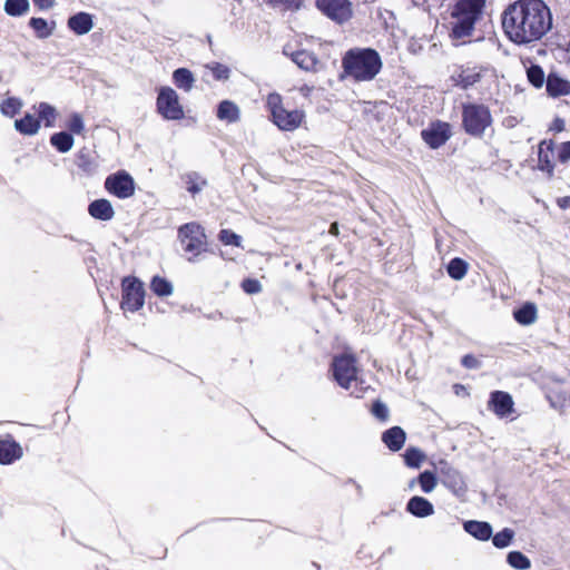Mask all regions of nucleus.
Masks as SVG:
<instances>
[{"mask_svg": "<svg viewBox=\"0 0 570 570\" xmlns=\"http://www.w3.org/2000/svg\"><path fill=\"white\" fill-rule=\"evenodd\" d=\"M507 38L518 46L541 40L552 28V13L543 0H517L502 12Z\"/></svg>", "mask_w": 570, "mask_h": 570, "instance_id": "nucleus-1", "label": "nucleus"}, {"mask_svg": "<svg viewBox=\"0 0 570 570\" xmlns=\"http://www.w3.org/2000/svg\"><path fill=\"white\" fill-rule=\"evenodd\" d=\"M340 80L367 82L376 78L383 68L380 53L373 48H351L342 57Z\"/></svg>", "mask_w": 570, "mask_h": 570, "instance_id": "nucleus-2", "label": "nucleus"}, {"mask_svg": "<svg viewBox=\"0 0 570 570\" xmlns=\"http://www.w3.org/2000/svg\"><path fill=\"white\" fill-rule=\"evenodd\" d=\"M488 0H456L451 8V37L462 39L472 36L482 19Z\"/></svg>", "mask_w": 570, "mask_h": 570, "instance_id": "nucleus-3", "label": "nucleus"}, {"mask_svg": "<svg viewBox=\"0 0 570 570\" xmlns=\"http://www.w3.org/2000/svg\"><path fill=\"white\" fill-rule=\"evenodd\" d=\"M177 237L189 262H197L202 255L210 252L205 229L196 222L179 226Z\"/></svg>", "mask_w": 570, "mask_h": 570, "instance_id": "nucleus-4", "label": "nucleus"}, {"mask_svg": "<svg viewBox=\"0 0 570 570\" xmlns=\"http://www.w3.org/2000/svg\"><path fill=\"white\" fill-rule=\"evenodd\" d=\"M266 109L269 114V120L282 131L296 130L305 119L304 110H287L284 107L283 97L278 92L267 95Z\"/></svg>", "mask_w": 570, "mask_h": 570, "instance_id": "nucleus-5", "label": "nucleus"}, {"mask_svg": "<svg viewBox=\"0 0 570 570\" xmlns=\"http://www.w3.org/2000/svg\"><path fill=\"white\" fill-rule=\"evenodd\" d=\"M492 121V115L488 106L474 102L463 104L462 128L469 136L482 137Z\"/></svg>", "mask_w": 570, "mask_h": 570, "instance_id": "nucleus-6", "label": "nucleus"}, {"mask_svg": "<svg viewBox=\"0 0 570 570\" xmlns=\"http://www.w3.org/2000/svg\"><path fill=\"white\" fill-rule=\"evenodd\" d=\"M332 371L336 383L342 389L348 390L352 383L357 381L358 366L356 356L352 353H343L334 356Z\"/></svg>", "mask_w": 570, "mask_h": 570, "instance_id": "nucleus-7", "label": "nucleus"}, {"mask_svg": "<svg viewBox=\"0 0 570 570\" xmlns=\"http://www.w3.org/2000/svg\"><path fill=\"white\" fill-rule=\"evenodd\" d=\"M121 302L124 311L135 313L145 304L144 284L135 276H126L121 282Z\"/></svg>", "mask_w": 570, "mask_h": 570, "instance_id": "nucleus-8", "label": "nucleus"}, {"mask_svg": "<svg viewBox=\"0 0 570 570\" xmlns=\"http://www.w3.org/2000/svg\"><path fill=\"white\" fill-rule=\"evenodd\" d=\"M156 109L166 120H181L185 117L184 107L171 87H160L156 99Z\"/></svg>", "mask_w": 570, "mask_h": 570, "instance_id": "nucleus-9", "label": "nucleus"}, {"mask_svg": "<svg viewBox=\"0 0 570 570\" xmlns=\"http://www.w3.org/2000/svg\"><path fill=\"white\" fill-rule=\"evenodd\" d=\"M452 126L440 119L432 120L429 126L421 130V139L431 149H439L452 137Z\"/></svg>", "mask_w": 570, "mask_h": 570, "instance_id": "nucleus-10", "label": "nucleus"}, {"mask_svg": "<svg viewBox=\"0 0 570 570\" xmlns=\"http://www.w3.org/2000/svg\"><path fill=\"white\" fill-rule=\"evenodd\" d=\"M105 189L120 199H126L135 194V181L127 171L119 170L106 178Z\"/></svg>", "mask_w": 570, "mask_h": 570, "instance_id": "nucleus-11", "label": "nucleus"}, {"mask_svg": "<svg viewBox=\"0 0 570 570\" xmlns=\"http://www.w3.org/2000/svg\"><path fill=\"white\" fill-rule=\"evenodd\" d=\"M439 475L441 483L455 495H463L468 485L463 475L445 461L440 462Z\"/></svg>", "mask_w": 570, "mask_h": 570, "instance_id": "nucleus-12", "label": "nucleus"}, {"mask_svg": "<svg viewBox=\"0 0 570 570\" xmlns=\"http://www.w3.org/2000/svg\"><path fill=\"white\" fill-rule=\"evenodd\" d=\"M316 7L330 19L345 22L352 17L350 0H316Z\"/></svg>", "mask_w": 570, "mask_h": 570, "instance_id": "nucleus-13", "label": "nucleus"}, {"mask_svg": "<svg viewBox=\"0 0 570 570\" xmlns=\"http://www.w3.org/2000/svg\"><path fill=\"white\" fill-rule=\"evenodd\" d=\"M556 142L553 139H543L538 145L537 169L548 179L553 178L556 168Z\"/></svg>", "mask_w": 570, "mask_h": 570, "instance_id": "nucleus-14", "label": "nucleus"}, {"mask_svg": "<svg viewBox=\"0 0 570 570\" xmlns=\"http://www.w3.org/2000/svg\"><path fill=\"white\" fill-rule=\"evenodd\" d=\"M488 409L498 417H508L514 412L512 396L504 391H492L488 400Z\"/></svg>", "mask_w": 570, "mask_h": 570, "instance_id": "nucleus-15", "label": "nucleus"}, {"mask_svg": "<svg viewBox=\"0 0 570 570\" xmlns=\"http://www.w3.org/2000/svg\"><path fill=\"white\" fill-rule=\"evenodd\" d=\"M483 69L481 67L460 66L451 76L453 86L466 90L480 82Z\"/></svg>", "mask_w": 570, "mask_h": 570, "instance_id": "nucleus-16", "label": "nucleus"}, {"mask_svg": "<svg viewBox=\"0 0 570 570\" xmlns=\"http://www.w3.org/2000/svg\"><path fill=\"white\" fill-rule=\"evenodd\" d=\"M23 450L11 434L0 438V464L8 465L21 459Z\"/></svg>", "mask_w": 570, "mask_h": 570, "instance_id": "nucleus-17", "label": "nucleus"}, {"mask_svg": "<svg viewBox=\"0 0 570 570\" xmlns=\"http://www.w3.org/2000/svg\"><path fill=\"white\" fill-rule=\"evenodd\" d=\"M546 90L551 98L568 96L570 95V81L557 72H549L546 81Z\"/></svg>", "mask_w": 570, "mask_h": 570, "instance_id": "nucleus-18", "label": "nucleus"}, {"mask_svg": "<svg viewBox=\"0 0 570 570\" xmlns=\"http://www.w3.org/2000/svg\"><path fill=\"white\" fill-rule=\"evenodd\" d=\"M284 53L288 56L301 69L313 72L317 71L320 60L313 52L305 49L288 52L287 48H284Z\"/></svg>", "mask_w": 570, "mask_h": 570, "instance_id": "nucleus-19", "label": "nucleus"}, {"mask_svg": "<svg viewBox=\"0 0 570 570\" xmlns=\"http://www.w3.org/2000/svg\"><path fill=\"white\" fill-rule=\"evenodd\" d=\"M67 26L73 33L78 36L86 35L94 27L92 16L83 11L78 12L68 18Z\"/></svg>", "mask_w": 570, "mask_h": 570, "instance_id": "nucleus-20", "label": "nucleus"}, {"mask_svg": "<svg viewBox=\"0 0 570 570\" xmlns=\"http://www.w3.org/2000/svg\"><path fill=\"white\" fill-rule=\"evenodd\" d=\"M89 215L98 220H110L115 216L111 203L106 198H99L91 202L88 206Z\"/></svg>", "mask_w": 570, "mask_h": 570, "instance_id": "nucleus-21", "label": "nucleus"}, {"mask_svg": "<svg viewBox=\"0 0 570 570\" xmlns=\"http://www.w3.org/2000/svg\"><path fill=\"white\" fill-rule=\"evenodd\" d=\"M406 434L401 426H392L382 433V442L392 452L400 451L405 443Z\"/></svg>", "mask_w": 570, "mask_h": 570, "instance_id": "nucleus-22", "label": "nucleus"}, {"mask_svg": "<svg viewBox=\"0 0 570 570\" xmlns=\"http://www.w3.org/2000/svg\"><path fill=\"white\" fill-rule=\"evenodd\" d=\"M406 511L416 518H426L434 513V507L428 499L415 495L407 501Z\"/></svg>", "mask_w": 570, "mask_h": 570, "instance_id": "nucleus-23", "label": "nucleus"}, {"mask_svg": "<svg viewBox=\"0 0 570 570\" xmlns=\"http://www.w3.org/2000/svg\"><path fill=\"white\" fill-rule=\"evenodd\" d=\"M463 529L480 541H488L492 537V527L485 521L469 520L463 523Z\"/></svg>", "mask_w": 570, "mask_h": 570, "instance_id": "nucleus-24", "label": "nucleus"}, {"mask_svg": "<svg viewBox=\"0 0 570 570\" xmlns=\"http://www.w3.org/2000/svg\"><path fill=\"white\" fill-rule=\"evenodd\" d=\"M216 117L219 120L233 124L239 120L240 111L238 106L234 101L226 99L218 104Z\"/></svg>", "mask_w": 570, "mask_h": 570, "instance_id": "nucleus-25", "label": "nucleus"}, {"mask_svg": "<svg viewBox=\"0 0 570 570\" xmlns=\"http://www.w3.org/2000/svg\"><path fill=\"white\" fill-rule=\"evenodd\" d=\"M41 127L40 120L31 114H26L22 118L14 121V128L23 136L36 135Z\"/></svg>", "mask_w": 570, "mask_h": 570, "instance_id": "nucleus-26", "label": "nucleus"}, {"mask_svg": "<svg viewBox=\"0 0 570 570\" xmlns=\"http://www.w3.org/2000/svg\"><path fill=\"white\" fill-rule=\"evenodd\" d=\"M29 27L33 30L37 38L47 39L53 33L56 22L53 20L47 21L40 17H32L29 20Z\"/></svg>", "mask_w": 570, "mask_h": 570, "instance_id": "nucleus-27", "label": "nucleus"}, {"mask_svg": "<svg viewBox=\"0 0 570 570\" xmlns=\"http://www.w3.org/2000/svg\"><path fill=\"white\" fill-rule=\"evenodd\" d=\"M185 187L191 196L200 193L207 186V179L197 171H189L181 176Z\"/></svg>", "mask_w": 570, "mask_h": 570, "instance_id": "nucleus-28", "label": "nucleus"}, {"mask_svg": "<svg viewBox=\"0 0 570 570\" xmlns=\"http://www.w3.org/2000/svg\"><path fill=\"white\" fill-rule=\"evenodd\" d=\"M513 317L521 325H530L537 321V306L528 302L513 312Z\"/></svg>", "mask_w": 570, "mask_h": 570, "instance_id": "nucleus-29", "label": "nucleus"}, {"mask_svg": "<svg viewBox=\"0 0 570 570\" xmlns=\"http://www.w3.org/2000/svg\"><path fill=\"white\" fill-rule=\"evenodd\" d=\"M50 144L59 151L67 153L73 146V137L67 131L55 132L50 137Z\"/></svg>", "mask_w": 570, "mask_h": 570, "instance_id": "nucleus-30", "label": "nucleus"}, {"mask_svg": "<svg viewBox=\"0 0 570 570\" xmlns=\"http://www.w3.org/2000/svg\"><path fill=\"white\" fill-rule=\"evenodd\" d=\"M468 271L469 264L460 257L452 258L446 266L449 276L454 281L462 279L466 275Z\"/></svg>", "mask_w": 570, "mask_h": 570, "instance_id": "nucleus-31", "label": "nucleus"}, {"mask_svg": "<svg viewBox=\"0 0 570 570\" xmlns=\"http://www.w3.org/2000/svg\"><path fill=\"white\" fill-rule=\"evenodd\" d=\"M174 83L185 91H189L194 85V76L190 70L186 68H178L173 73Z\"/></svg>", "mask_w": 570, "mask_h": 570, "instance_id": "nucleus-32", "label": "nucleus"}, {"mask_svg": "<svg viewBox=\"0 0 570 570\" xmlns=\"http://www.w3.org/2000/svg\"><path fill=\"white\" fill-rule=\"evenodd\" d=\"M38 119L43 120L46 127H53L58 117L57 109L48 102H40L37 107Z\"/></svg>", "mask_w": 570, "mask_h": 570, "instance_id": "nucleus-33", "label": "nucleus"}, {"mask_svg": "<svg viewBox=\"0 0 570 570\" xmlns=\"http://www.w3.org/2000/svg\"><path fill=\"white\" fill-rule=\"evenodd\" d=\"M150 289L155 295L166 297L173 294L174 287L168 279L156 275L150 281Z\"/></svg>", "mask_w": 570, "mask_h": 570, "instance_id": "nucleus-34", "label": "nucleus"}, {"mask_svg": "<svg viewBox=\"0 0 570 570\" xmlns=\"http://www.w3.org/2000/svg\"><path fill=\"white\" fill-rule=\"evenodd\" d=\"M4 12L10 17H21L30 9L29 0H6Z\"/></svg>", "mask_w": 570, "mask_h": 570, "instance_id": "nucleus-35", "label": "nucleus"}, {"mask_svg": "<svg viewBox=\"0 0 570 570\" xmlns=\"http://www.w3.org/2000/svg\"><path fill=\"white\" fill-rule=\"evenodd\" d=\"M527 78L528 81L537 89L542 88L544 82L547 81L544 71L542 67L539 65H531L527 69Z\"/></svg>", "mask_w": 570, "mask_h": 570, "instance_id": "nucleus-36", "label": "nucleus"}, {"mask_svg": "<svg viewBox=\"0 0 570 570\" xmlns=\"http://www.w3.org/2000/svg\"><path fill=\"white\" fill-rule=\"evenodd\" d=\"M508 563L518 570H527L531 567L530 559L520 551H511L507 557Z\"/></svg>", "mask_w": 570, "mask_h": 570, "instance_id": "nucleus-37", "label": "nucleus"}, {"mask_svg": "<svg viewBox=\"0 0 570 570\" xmlns=\"http://www.w3.org/2000/svg\"><path fill=\"white\" fill-rule=\"evenodd\" d=\"M21 108L22 101L17 97H9L2 100L0 105L1 112L7 117H14L17 114L20 112Z\"/></svg>", "mask_w": 570, "mask_h": 570, "instance_id": "nucleus-38", "label": "nucleus"}, {"mask_svg": "<svg viewBox=\"0 0 570 570\" xmlns=\"http://www.w3.org/2000/svg\"><path fill=\"white\" fill-rule=\"evenodd\" d=\"M404 462L409 468H420L425 459L424 453L417 448H409L405 450Z\"/></svg>", "mask_w": 570, "mask_h": 570, "instance_id": "nucleus-39", "label": "nucleus"}, {"mask_svg": "<svg viewBox=\"0 0 570 570\" xmlns=\"http://www.w3.org/2000/svg\"><path fill=\"white\" fill-rule=\"evenodd\" d=\"M514 537L513 530L509 528H504L500 532L495 533L492 537V543L495 548L503 549L508 546H510L512 539Z\"/></svg>", "mask_w": 570, "mask_h": 570, "instance_id": "nucleus-40", "label": "nucleus"}, {"mask_svg": "<svg viewBox=\"0 0 570 570\" xmlns=\"http://www.w3.org/2000/svg\"><path fill=\"white\" fill-rule=\"evenodd\" d=\"M417 482L423 492L430 493L436 487L438 480L433 472L424 471L417 476Z\"/></svg>", "mask_w": 570, "mask_h": 570, "instance_id": "nucleus-41", "label": "nucleus"}, {"mask_svg": "<svg viewBox=\"0 0 570 570\" xmlns=\"http://www.w3.org/2000/svg\"><path fill=\"white\" fill-rule=\"evenodd\" d=\"M218 239L226 246H242V237L234 233L232 229H220L218 233Z\"/></svg>", "mask_w": 570, "mask_h": 570, "instance_id": "nucleus-42", "label": "nucleus"}, {"mask_svg": "<svg viewBox=\"0 0 570 570\" xmlns=\"http://www.w3.org/2000/svg\"><path fill=\"white\" fill-rule=\"evenodd\" d=\"M207 68L212 71L215 80H227L229 78V68L220 62H212L210 65H207Z\"/></svg>", "mask_w": 570, "mask_h": 570, "instance_id": "nucleus-43", "label": "nucleus"}, {"mask_svg": "<svg viewBox=\"0 0 570 570\" xmlns=\"http://www.w3.org/2000/svg\"><path fill=\"white\" fill-rule=\"evenodd\" d=\"M67 128L69 129V134L81 135L85 130L83 119L80 114L73 112L70 115Z\"/></svg>", "mask_w": 570, "mask_h": 570, "instance_id": "nucleus-44", "label": "nucleus"}, {"mask_svg": "<svg viewBox=\"0 0 570 570\" xmlns=\"http://www.w3.org/2000/svg\"><path fill=\"white\" fill-rule=\"evenodd\" d=\"M77 166L79 169L87 174L94 173L97 168L96 161L89 155L86 154L78 155Z\"/></svg>", "mask_w": 570, "mask_h": 570, "instance_id": "nucleus-45", "label": "nucleus"}, {"mask_svg": "<svg viewBox=\"0 0 570 570\" xmlns=\"http://www.w3.org/2000/svg\"><path fill=\"white\" fill-rule=\"evenodd\" d=\"M372 414L381 421H386L389 419V410L386 405L380 400L373 402L371 407Z\"/></svg>", "mask_w": 570, "mask_h": 570, "instance_id": "nucleus-46", "label": "nucleus"}, {"mask_svg": "<svg viewBox=\"0 0 570 570\" xmlns=\"http://www.w3.org/2000/svg\"><path fill=\"white\" fill-rule=\"evenodd\" d=\"M242 288L247 294H256L262 291L261 283L255 278H245L242 282Z\"/></svg>", "mask_w": 570, "mask_h": 570, "instance_id": "nucleus-47", "label": "nucleus"}, {"mask_svg": "<svg viewBox=\"0 0 570 570\" xmlns=\"http://www.w3.org/2000/svg\"><path fill=\"white\" fill-rule=\"evenodd\" d=\"M557 158L562 164L570 160V140L560 144L558 147Z\"/></svg>", "mask_w": 570, "mask_h": 570, "instance_id": "nucleus-48", "label": "nucleus"}, {"mask_svg": "<svg viewBox=\"0 0 570 570\" xmlns=\"http://www.w3.org/2000/svg\"><path fill=\"white\" fill-rule=\"evenodd\" d=\"M272 7L283 6L285 9H298L299 0H267Z\"/></svg>", "mask_w": 570, "mask_h": 570, "instance_id": "nucleus-49", "label": "nucleus"}, {"mask_svg": "<svg viewBox=\"0 0 570 570\" xmlns=\"http://www.w3.org/2000/svg\"><path fill=\"white\" fill-rule=\"evenodd\" d=\"M461 364L465 368H479L481 366V362L473 355L466 354L461 358Z\"/></svg>", "mask_w": 570, "mask_h": 570, "instance_id": "nucleus-50", "label": "nucleus"}, {"mask_svg": "<svg viewBox=\"0 0 570 570\" xmlns=\"http://www.w3.org/2000/svg\"><path fill=\"white\" fill-rule=\"evenodd\" d=\"M35 8L39 11H47L56 6V0H32Z\"/></svg>", "mask_w": 570, "mask_h": 570, "instance_id": "nucleus-51", "label": "nucleus"}, {"mask_svg": "<svg viewBox=\"0 0 570 570\" xmlns=\"http://www.w3.org/2000/svg\"><path fill=\"white\" fill-rule=\"evenodd\" d=\"M566 129V122L562 118L556 117L549 126V130L556 134L561 132Z\"/></svg>", "mask_w": 570, "mask_h": 570, "instance_id": "nucleus-52", "label": "nucleus"}, {"mask_svg": "<svg viewBox=\"0 0 570 570\" xmlns=\"http://www.w3.org/2000/svg\"><path fill=\"white\" fill-rule=\"evenodd\" d=\"M557 205L560 209H568L570 208V196H563L557 198Z\"/></svg>", "mask_w": 570, "mask_h": 570, "instance_id": "nucleus-53", "label": "nucleus"}, {"mask_svg": "<svg viewBox=\"0 0 570 570\" xmlns=\"http://www.w3.org/2000/svg\"><path fill=\"white\" fill-rule=\"evenodd\" d=\"M453 392L456 395H462V396H468L469 395L468 389L463 384H460V383H455L453 385Z\"/></svg>", "mask_w": 570, "mask_h": 570, "instance_id": "nucleus-54", "label": "nucleus"}, {"mask_svg": "<svg viewBox=\"0 0 570 570\" xmlns=\"http://www.w3.org/2000/svg\"><path fill=\"white\" fill-rule=\"evenodd\" d=\"M314 90V87L313 86H308V85H303L298 88V91L301 92L302 96L304 97H309L311 92Z\"/></svg>", "mask_w": 570, "mask_h": 570, "instance_id": "nucleus-55", "label": "nucleus"}, {"mask_svg": "<svg viewBox=\"0 0 570 570\" xmlns=\"http://www.w3.org/2000/svg\"><path fill=\"white\" fill-rule=\"evenodd\" d=\"M328 232L331 235L337 237L340 235L338 224L336 222L332 223Z\"/></svg>", "mask_w": 570, "mask_h": 570, "instance_id": "nucleus-56", "label": "nucleus"}, {"mask_svg": "<svg viewBox=\"0 0 570 570\" xmlns=\"http://www.w3.org/2000/svg\"><path fill=\"white\" fill-rule=\"evenodd\" d=\"M566 52L569 55V60H570V41L567 43Z\"/></svg>", "mask_w": 570, "mask_h": 570, "instance_id": "nucleus-57", "label": "nucleus"}]
</instances>
